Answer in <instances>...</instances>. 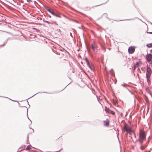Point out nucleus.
<instances>
[{
    "instance_id": "obj_1",
    "label": "nucleus",
    "mask_w": 152,
    "mask_h": 152,
    "mask_svg": "<svg viewBox=\"0 0 152 152\" xmlns=\"http://www.w3.org/2000/svg\"><path fill=\"white\" fill-rule=\"evenodd\" d=\"M146 135L145 132L144 131L140 130L139 135V141L140 143L141 146L140 148L142 150L144 149V148L142 146V144L143 143V140L145 139Z\"/></svg>"
},
{
    "instance_id": "obj_2",
    "label": "nucleus",
    "mask_w": 152,
    "mask_h": 152,
    "mask_svg": "<svg viewBox=\"0 0 152 152\" xmlns=\"http://www.w3.org/2000/svg\"><path fill=\"white\" fill-rule=\"evenodd\" d=\"M151 70L150 67H148L147 69V72L146 73V77L148 83L150 81V76L151 74Z\"/></svg>"
},
{
    "instance_id": "obj_3",
    "label": "nucleus",
    "mask_w": 152,
    "mask_h": 152,
    "mask_svg": "<svg viewBox=\"0 0 152 152\" xmlns=\"http://www.w3.org/2000/svg\"><path fill=\"white\" fill-rule=\"evenodd\" d=\"M50 12L51 14L53 15H55L56 16L61 18V16H63L65 17L64 15H61L58 13H55L53 11V10H48Z\"/></svg>"
},
{
    "instance_id": "obj_4",
    "label": "nucleus",
    "mask_w": 152,
    "mask_h": 152,
    "mask_svg": "<svg viewBox=\"0 0 152 152\" xmlns=\"http://www.w3.org/2000/svg\"><path fill=\"white\" fill-rule=\"evenodd\" d=\"M123 129L127 133H130L132 132V130L131 128L127 127L126 125L124 126Z\"/></svg>"
},
{
    "instance_id": "obj_5",
    "label": "nucleus",
    "mask_w": 152,
    "mask_h": 152,
    "mask_svg": "<svg viewBox=\"0 0 152 152\" xmlns=\"http://www.w3.org/2000/svg\"><path fill=\"white\" fill-rule=\"evenodd\" d=\"M152 59V54L151 53L148 54L147 55L146 59L148 62H150Z\"/></svg>"
},
{
    "instance_id": "obj_6",
    "label": "nucleus",
    "mask_w": 152,
    "mask_h": 152,
    "mask_svg": "<svg viewBox=\"0 0 152 152\" xmlns=\"http://www.w3.org/2000/svg\"><path fill=\"white\" fill-rule=\"evenodd\" d=\"M135 51L134 48L132 46H130L128 49V52L130 54L133 53Z\"/></svg>"
},
{
    "instance_id": "obj_7",
    "label": "nucleus",
    "mask_w": 152,
    "mask_h": 152,
    "mask_svg": "<svg viewBox=\"0 0 152 152\" xmlns=\"http://www.w3.org/2000/svg\"><path fill=\"white\" fill-rule=\"evenodd\" d=\"M109 120L107 119L105 121H104V125L105 126H108L109 125Z\"/></svg>"
},
{
    "instance_id": "obj_8",
    "label": "nucleus",
    "mask_w": 152,
    "mask_h": 152,
    "mask_svg": "<svg viewBox=\"0 0 152 152\" xmlns=\"http://www.w3.org/2000/svg\"><path fill=\"white\" fill-rule=\"evenodd\" d=\"M91 48L94 51H95V49L97 47V45L95 44L94 45H93L92 44L91 45Z\"/></svg>"
},
{
    "instance_id": "obj_9",
    "label": "nucleus",
    "mask_w": 152,
    "mask_h": 152,
    "mask_svg": "<svg viewBox=\"0 0 152 152\" xmlns=\"http://www.w3.org/2000/svg\"><path fill=\"white\" fill-rule=\"evenodd\" d=\"M139 63L138 62H137L136 64L134 65V69H135L136 67L138 66L139 65Z\"/></svg>"
},
{
    "instance_id": "obj_10",
    "label": "nucleus",
    "mask_w": 152,
    "mask_h": 152,
    "mask_svg": "<svg viewBox=\"0 0 152 152\" xmlns=\"http://www.w3.org/2000/svg\"><path fill=\"white\" fill-rule=\"evenodd\" d=\"M27 1L30 3H34L35 2V0H27Z\"/></svg>"
},
{
    "instance_id": "obj_11",
    "label": "nucleus",
    "mask_w": 152,
    "mask_h": 152,
    "mask_svg": "<svg viewBox=\"0 0 152 152\" xmlns=\"http://www.w3.org/2000/svg\"><path fill=\"white\" fill-rule=\"evenodd\" d=\"M87 65L88 66V67L91 70H93V69L92 68V67L90 65V63H88V64H87Z\"/></svg>"
},
{
    "instance_id": "obj_12",
    "label": "nucleus",
    "mask_w": 152,
    "mask_h": 152,
    "mask_svg": "<svg viewBox=\"0 0 152 152\" xmlns=\"http://www.w3.org/2000/svg\"><path fill=\"white\" fill-rule=\"evenodd\" d=\"M31 145H28L26 148V150H28L30 149H31Z\"/></svg>"
},
{
    "instance_id": "obj_13",
    "label": "nucleus",
    "mask_w": 152,
    "mask_h": 152,
    "mask_svg": "<svg viewBox=\"0 0 152 152\" xmlns=\"http://www.w3.org/2000/svg\"><path fill=\"white\" fill-rule=\"evenodd\" d=\"M85 60L87 63V64L89 63V62L88 60V59L87 58V57H86L85 58Z\"/></svg>"
},
{
    "instance_id": "obj_14",
    "label": "nucleus",
    "mask_w": 152,
    "mask_h": 152,
    "mask_svg": "<svg viewBox=\"0 0 152 152\" xmlns=\"http://www.w3.org/2000/svg\"><path fill=\"white\" fill-rule=\"evenodd\" d=\"M147 46L148 48H150L152 47V43L147 45Z\"/></svg>"
},
{
    "instance_id": "obj_15",
    "label": "nucleus",
    "mask_w": 152,
    "mask_h": 152,
    "mask_svg": "<svg viewBox=\"0 0 152 152\" xmlns=\"http://www.w3.org/2000/svg\"><path fill=\"white\" fill-rule=\"evenodd\" d=\"M45 22H46V23H48V24H50V23H49V22L48 21H45Z\"/></svg>"
},
{
    "instance_id": "obj_16",
    "label": "nucleus",
    "mask_w": 152,
    "mask_h": 152,
    "mask_svg": "<svg viewBox=\"0 0 152 152\" xmlns=\"http://www.w3.org/2000/svg\"><path fill=\"white\" fill-rule=\"evenodd\" d=\"M121 86H125L124 84H121Z\"/></svg>"
},
{
    "instance_id": "obj_17",
    "label": "nucleus",
    "mask_w": 152,
    "mask_h": 152,
    "mask_svg": "<svg viewBox=\"0 0 152 152\" xmlns=\"http://www.w3.org/2000/svg\"><path fill=\"white\" fill-rule=\"evenodd\" d=\"M150 52L152 53V49L150 50Z\"/></svg>"
},
{
    "instance_id": "obj_18",
    "label": "nucleus",
    "mask_w": 152,
    "mask_h": 152,
    "mask_svg": "<svg viewBox=\"0 0 152 152\" xmlns=\"http://www.w3.org/2000/svg\"><path fill=\"white\" fill-rule=\"evenodd\" d=\"M70 35H71V37H72V33H70Z\"/></svg>"
},
{
    "instance_id": "obj_19",
    "label": "nucleus",
    "mask_w": 152,
    "mask_h": 152,
    "mask_svg": "<svg viewBox=\"0 0 152 152\" xmlns=\"http://www.w3.org/2000/svg\"><path fill=\"white\" fill-rule=\"evenodd\" d=\"M28 136H27V139H28Z\"/></svg>"
},
{
    "instance_id": "obj_20",
    "label": "nucleus",
    "mask_w": 152,
    "mask_h": 152,
    "mask_svg": "<svg viewBox=\"0 0 152 152\" xmlns=\"http://www.w3.org/2000/svg\"><path fill=\"white\" fill-rule=\"evenodd\" d=\"M151 34H152V32L150 33Z\"/></svg>"
},
{
    "instance_id": "obj_21",
    "label": "nucleus",
    "mask_w": 152,
    "mask_h": 152,
    "mask_svg": "<svg viewBox=\"0 0 152 152\" xmlns=\"http://www.w3.org/2000/svg\"><path fill=\"white\" fill-rule=\"evenodd\" d=\"M24 11H27V10H24Z\"/></svg>"
},
{
    "instance_id": "obj_22",
    "label": "nucleus",
    "mask_w": 152,
    "mask_h": 152,
    "mask_svg": "<svg viewBox=\"0 0 152 152\" xmlns=\"http://www.w3.org/2000/svg\"><path fill=\"white\" fill-rule=\"evenodd\" d=\"M28 119H29V118L28 117Z\"/></svg>"
},
{
    "instance_id": "obj_23",
    "label": "nucleus",
    "mask_w": 152,
    "mask_h": 152,
    "mask_svg": "<svg viewBox=\"0 0 152 152\" xmlns=\"http://www.w3.org/2000/svg\"><path fill=\"white\" fill-rule=\"evenodd\" d=\"M28 119H29V118L28 117Z\"/></svg>"
},
{
    "instance_id": "obj_24",
    "label": "nucleus",
    "mask_w": 152,
    "mask_h": 152,
    "mask_svg": "<svg viewBox=\"0 0 152 152\" xmlns=\"http://www.w3.org/2000/svg\"><path fill=\"white\" fill-rule=\"evenodd\" d=\"M28 119H29V118L28 117Z\"/></svg>"
},
{
    "instance_id": "obj_25",
    "label": "nucleus",
    "mask_w": 152,
    "mask_h": 152,
    "mask_svg": "<svg viewBox=\"0 0 152 152\" xmlns=\"http://www.w3.org/2000/svg\"><path fill=\"white\" fill-rule=\"evenodd\" d=\"M34 95H33V96H32V97H33V96H34Z\"/></svg>"
}]
</instances>
